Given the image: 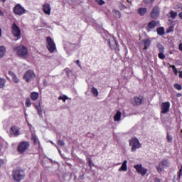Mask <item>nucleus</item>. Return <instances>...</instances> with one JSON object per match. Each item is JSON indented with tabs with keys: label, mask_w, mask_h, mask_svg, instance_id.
Masks as SVG:
<instances>
[{
	"label": "nucleus",
	"mask_w": 182,
	"mask_h": 182,
	"mask_svg": "<svg viewBox=\"0 0 182 182\" xmlns=\"http://www.w3.org/2000/svg\"><path fill=\"white\" fill-rule=\"evenodd\" d=\"M9 75H11L14 83H19V78H18L17 75L13 71H9Z\"/></svg>",
	"instance_id": "obj_20"
},
{
	"label": "nucleus",
	"mask_w": 182,
	"mask_h": 182,
	"mask_svg": "<svg viewBox=\"0 0 182 182\" xmlns=\"http://www.w3.org/2000/svg\"><path fill=\"white\" fill-rule=\"evenodd\" d=\"M11 34L18 39L21 37V30L16 23H14L13 25H11Z\"/></svg>",
	"instance_id": "obj_8"
},
{
	"label": "nucleus",
	"mask_w": 182,
	"mask_h": 182,
	"mask_svg": "<svg viewBox=\"0 0 182 182\" xmlns=\"http://www.w3.org/2000/svg\"><path fill=\"white\" fill-rule=\"evenodd\" d=\"M173 53L172 50L169 51V54H170V55H173Z\"/></svg>",
	"instance_id": "obj_53"
},
{
	"label": "nucleus",
	"mask_w": 182,
	"mask_h": 182,
	"mask_svg": "<svg viewBox=\"0 0 182 182\" xmlns=\"http://www.w3.org/2000/svg\"><path fill=\"white\" fill-rule=\"evenodd\" d=\"M0 1L4 3L6 0H0Z\"/></svg>",
	"instance_id": "obj_54"
},
{
	"label": "nucleus",
	"mask_w": 182,
	"mask_h": 182,
	"mask_svg": "<svg viewBox=\"0 0 182 182\" xmlns=\"http://www.w3.org/2000/svg\"><path fill=\"white\" fill-rule=\"evenodd\" d=\"M13 12L14 14L21 16L26 13V10L21 6V4H18L14 6Z\"/></svg>",
	"instance_id": "obj_7"
},
{
	"label": "nucleus",
	"mask_w": 182,
	"mask_h": 182,
	"mask_svg": "<svg viewBox=\"0 0 182 182\" xmlns=\"http://www.w3.org/2000/svg\"><path fill=\"white\" fill-rule=\"evenodd\" d=\"M134 168L136 169L138 173H139L142 177L146 176L148 173V169L142 167L141 164L134 165Z\"/></svg>",
	"instance_id": "obj_9"
},
{
	"label": "nucleus",
	"mask_w": 182,
	"mask_h": 182,
	"mask_svg": "<svg viewBox=\"0 0 182 182\" xmlns=\"http://www.w3.org/2000/svg\"><path fill=\"white\" fill-rule=\"evenodd\" d=\"M156 26H157V21H156L155 20L149 21V23L147 24V26H146L147 32H151Z\"/></svg>",
	"instance_id": "obj_16"
},
{
	"label": "nucleus",
	"mask_w": 182,
	"mask_h": 182,
	"mask_svg": "<svg viewBox=\"0 0 182 182\" xmlns=\"http://www.w3.org/2000/svg\"><path fill=\"white\" fill-rule=\"evenodd\" d=\"M144 100V97L142 96L140 97H134L131 100V103L133 106H140L142 105V101Z\"/></svg>",
	"instance_id": "obj_14"
},
{
	"label": "nucleus",
	"mask_w": 182,
	"mask_h": 182,
	"mask_svg": "<svg viewBox=\"0 0 182 182\" xmlns=\"http://www.w3.org/2000/svg\"><path fill=\"white\" fill-rule=\"evenodd\" d=\"M177 176H178V179H181V177H182V164L181 165V167H180V169H179V171H178L177 173Z\"/></svg>",
	"instance_id": "obj_34"
},
{
	"label": "nucleus",
	"mask_w": 182,
	"mask_h": 182,
	"mask_svg": "<svg viewBox=\"0 0 182 182\" xmlns=\"http://www.w3.org/2000/svg\"><path fill=\"white\" fill-rule=\"evenodd\" d=\"M158 51H159V53L158 54V58L161 60L166 59V55L164 54V47L161 44L157 45Z\"/></svg>",
	"instance_id": "obj_15"
},
{
	"label": "nucleus",
	"mask_w": 182,
	"mask_h": 182,
	"mask_svg": "<svg viewBox=\"0 0 182 182\" xmlns=\"http://www.w3.org/2000/svg\"><path fill=\"white\" fill-rule=\"evenodd\" d=\"M179 50L180 51H182V43L179 44Z\"/></svg>",
	"instance_id": "obj_48"
},
{
	"label": "nucleus",
	"mask_w": 182,
	"mask_h": 182,
	"mask_svg": "<svg viewBox=\"0 0 182 182\" xmlns=\"http://www.w3.org/2000/svg\"><path fill=\"white\" fill-rule=\"evenodd\" d=\"M46 48L48 49L49 53H53L57 50L55 41L50 36L46 37Z\"/></svg>",
	"instance_id": "obj_4"
},
{
	"label": "nucleus",
	"mask_w": 182,
	"mask_h": 182,
	"mask_svg": "<svg viewBox=\"0 0 182 182\" xmlns=\"http://www.w3.org/2000/svg\"><path fill=\"white\" fill-rule=\"evenodd\" d=\"M147 12L148 9L146 8H139L137 10V13L140 16H144Z\"/></svg>",
	"instance_id": "obj_21"
},
{
	"label": "nucleus",
	"mask_w": 182,
	"mask_h": 182,
	"mask_svg": "<svg viewBox=\"0 0 182 182\" xmlns=\"http://www.w3.org/2000/svg\"><path fill=\"white\" fill-rule=\"evenodd\" d=\"M88 164L90 168H92L93 166H95V164H93L92 160L91 159H88Z\"/></svg>",
	"instance_id": "obj_42"
},
{
	"label": "nucleus",
	"mask_w": 182,
	"mask_h": 182,
	"mask_svg": "<svg viewBox=\"0 0 182 182\" xmlns=\"http://www.w3.org/2000/svg\"><path fill=\"white\" fill-rule=\"evenodd\" d=\"M92 94H93L94 96L97 97L98 96V91L97 89L95 87H92Z\"/></svg>",
	"instance_id": "obj_32"
},
{
	"label": "nucleus",
	"mask_w": 182,
	"mask_h": 182,
	"mask_svg": "<svg viewBox=\"0 0 182 182\" xmlns=\"http://www.w3.org/2000/svg\"><path fill=\"white\" fill-rule=\"evenodd\" d=\"M31 141H33L34 145H37L39 142L37 135H36L35 134H31Z\"/></svg>",
	"instance_id": "obj_27"
},
{
	"label": "nucleus",
	"mask_w": 182,
	"mask_h": 182,
	"mask_svg": "<svg viewBox=\"0 0 182 182\" xmlns=\"http://www.w3.org/2000/svg\"><path fill=\"white\" fill-rule=\"evenodd\" d=\"M173 87H175V89L176 90H182V86L179 83H175L173 85Z\"/></svg>",
	"instance_id": "obj_33"
},
{
	"label": "nucleus",
	"mask_w": 182,
	"mask_h": 182,
	"mask_svg": "<svg viewBox=\"0 0 182 182\" xmlns=\"http://www.w3.org/2000/svg\"><path fill=\"white\" fill-rule=\"evenodd\" d=\"M179 77L181 79H182V71L180 72Z\"/></svg>",
	"instance_id": "obj_51"
},
{
	"label": "nucleus",
	"mask_w": 182,
	"mask_h": 182,
	"mask_svg": "<svg viewBox=\"0 0 182 182\" xmlns=\"http://www.w3.org/2000/svg\"><path fill=\"white\" fill-rule=\"evenodd\" d=\"M36 78L35 72L33 70H29L25 73L24 75L23 76V79H24L25 82L29 83Z\"/></svg>",
	"instance_id": "obj_6"
},
{
	"label": "nucleus",
	"mask_w": 182,
	"mask_h": 182,
	"mask_svg": "<svg viewBox=\"0 0 182 182\" xmlns=\"http://www.w3.org/2000/svg\"><path fill=\"white\" fill-rule=\"evenodd\" d=\"M1 33H2V31H1V28H0V37H1Z\"/></svg>",
	"instance_id": "obj_52"
},
{
	"label": "nucleus",
	"mask_w": 182,
	"mask_h": 182,
	"mask_svg": "<svg viewBox=\"0 0 182 182\" xmlns=\"http://www.w3.org/2000/svg\"><path fill=\"white\" fill-rule=\"evenodd\" d=\"M157 34L162 36L165 34L164 27H159L157 28Z\"/></svg>",
	"instance_id": "obj_28"
},
{
	"label": "nucleus",
	"mask_w": 182,
	"mask_h": 182,
	"mask_svg": "<svg viewBox=\"0 0 182 182\" xmlns=\"http://www.w3.org/2000/svg\"><path fill=\"white\" fill-rule=\"evenodd\" d=\"M36 111L38 112V116H40V117H43V112L42 111V109H41L40 103L38 105H36Z\"/></svg>",
	"instance_id": "obj_25"
},
{
	"label": "nucleus",
	"mask_w": 182,
	"mask_h": 182,
	"mask_svg": "<svg viewBox=\"0 0 182 182\" xmlns=\"http://www.w3.org/2000/svg\"><path fill=\"white\" fill-rule=\"evenodd\" d=\"M14 50L16 51V55L20 58H23V59H26L27 55H28L27 48L24 46L14 47Z\"/></svg>",
	"instance_id": "obj_2"
},
{
	"label": "nucleus",
	"mask_w": 182,
	"mask_h": 182,
	"mask_svg": "<svg viewBox=\"0 0 182 182\" xmlns=\"http://www.w3.org/2000/svg\"><path fill=\"white\" fill-rule=\"evenodd\" d=\"M31 147V144H29L27 141H23L18 143V147L16 148V151L18 154H24L26 151Z\"/></svg>",
	"instance_id": "obj_3"
},
{
	"label": "nucleus",
	"mask_w": 182,
	"mask_h": 182,
	"mask_svg": "<svg viewBox=\"0 0 182 182\" xmlns=\"http://www.w3.org/2000/svg\"><path fill=\"white\" fill-rule=\"evenodd\" d=\"M75 63L80 67V60H75Z\"/></svg>",
	"instance_id": "obj_46"
},
{
	"label": "nucleus",
	"mask_w": 182,
	"mask_h": 182,
	"mask_svg": "<svg viewBox=\"0 0 182 182\" xmlns=\"http://www.w3.org/2000/svg\"><path fill=\"white\" fill-rule=\"evenodd\" d=\"M171 32L170 30H167V33H169Z\"/></svg>",
	"instance_id": "obj_55"
},
{
	"label": "nucleus",
	"mask_w": 182,
	"mask_h": 182,
	"mask_svg": "<svg viewBox=\"0 0 182 182\" xmlns=\"http://www.w3.org/2000/svg\"><path fill=\"white\" fill-rule=\"evenodd\" d=\"M58 100H62L63 102H65L67 100H69V97H67L66 95H63V96H60L58 98Z\"/></svg>",
	"instance_id": "obj_30"
},
{
	"label": "nucleus",
	"mask_w": 182,
	"mask_h": 182,
	"mask_svg": "<svg viewBox=\"0 0 182 182\" xmlns=\"http://www.w3.org/2000/svg\"><path fill=\"white\" fill-rule=\"evenodd\" d=\"M6 53V48L4 46H0V59L4 57Z\"/></svg>",
	"instance_id": "obj_26"
},
{
	"label": "nucleus",
	"mask_w": 182,
	"mask_h": 182,
	"mask_svg": "<svg viewBox=\"0 0 182 182\" xmlns=\"http://www.w3.org/2000/svg\"><path fill=\"white\" fill-rule=\"evenodd\" d=\"M151 18L156 19L158 16H160V8L159 6H155L151 10V14H149Z\"/></svg>",
	"instance_id": "obj_13"
},
{
	"label": "nucleus",
	"mask_w": 182,
	"mask_h": 182,
	"mask_svg": "<svg viewBox=\"0 0 182 182\" xmlns=\"http://www.w3.org/2000/svg\"><path fill=\"white\" fill-rule=\"evenodd\" d=\"M50 4L46 3L44 5H43V12H44L45 14L50 15Z\"/></svg>",
	"instance_id": "obj_17"
},
{
	"label": "nucleus",
	"mask_w": 182,
	"mask_h": 182,
	"mask_svg": "<svg viewBox=\"0 0 182 182\" xmlns=\"http://www.w3.org/2000/svg\"><path fill=\"white\" fill-rule=\"evenodd\" d=\"M155 0H143V2H144L145 5H148L149 4H151V5H153Z\"/></svg>",
	"instance_id": "obj_37"
},
{
	"label": "nucleus",
	"mask_w": 182,
	"mask_h": 182,
	"mask_svg": "<svg viewBox=\"0 0 182 182\" xmlns=\"http://www.w3.org/2000/svg\"><path fill=\"white\" fill-rule=\"evenodd\" d=\"M176 7L177 9H181V8H182V7H180L179 5H176Z\"/></svg>",
	"instance_id": "obj_50"
},
{
	"label": "nucleus",
	"mask_w": 182,
	"mask_h": 182,
	"mask_svg": "<svg viewBox=\"0 0 182 182\" xmlns=\"http://www.w3.org/2000/svg\"><path fill=\"white\" fill-rule=\"evenodd\" d=\"M170 15H171V18L172 19H175L176 17H177L178 14H177V12H174L173 11H171Z\"/></svg>",
	"instance_id": "obj_35"
},
{
	"label": "nucleus",
	"mask_w": 182,
	"mask_h": 182,
	"mask_svg": "<svg viewBox=\"0 0 182 182\" xmlns=\"http://www.w3.org/2000/svg\"><path fill=\"white\" fill-rule=\"evenodd\" d=\"M181 133L182 134V129L181 130Z\"/></svg>",
	"instance_id": "obj_57"
},
{
	"label": "nucleus",
	"mask_w": 182,
	"mask_h": 182,
	"mask_svg": "<svg viewBox=\"0 0 182 182\" xmlns=\"http://www.w3.org/2000/svg\"><path fill=\"white\" fill-rule=\"evenodd\" d=\"M11 132H13V134L14 136H19V129H18L17 127H16V126L11 127Z\"/></svg>",
	"instance_id": "obj_22"
},
{
	"label": "nucleus",
	"mask_w": 182,
	"mask_h": 182,
	"mask_svg": "<svg viewBox=\"0 0 182 182\" xmlns=\"http://www.w3.org/2000/svg\"><path fill=\"white\" fill-rule=\"evenodd\" d=\"M6 80L0 77V89H3L5 87Z\"/></svg>",
	"instance_id": "obj_31"
},
{
	"label": "nucleus",
	"mask_w": 182,
	"mask_h": 182,
	"mask_svg": "<svg viewBox=\"0 0 182 182\" xmlns=\"http://www.w3.org/2000/svg\"><path fill=\"white\" fill-rule=\"evenodd\" d=\"M38 98H39V93L38 92H33L31 94V100L33 101H36L38 100Z\"/></svg>",
	"instance_id": "obj_23"
},
{
	"label": "nucleus",
	"mask_w": 182,
	"mask_h": 182,
	"mask_svg": "<svg viewBox=\"0 0 182 182\" xmlns=\"http://www.w3.org/2000/svg\"><path fill=\"white\" fill-rule=\"evenodd\" d=\"M181 11H182V7L181 8ZM179 18L182 20V12L179 13Z\"/></svg>",
	"instance_id": "obj_44"
},
{
	"label": "nucleus",
	"mask_w": 182,
	"mask_h": 182,
	"mask_svg": "<svg viewBox=\"0 0 182 182\" xmlns=\"http://www.w3.org/2000/svg\"><path fill=\"white\" fill-rule=\"evenodd\" d=\"M0 16H4V11H2L1 10H0Z\"/></svg>",
	"instance_id": "obj_47"
},
{
	"label": "nucleus",
	"mask_w": 182,
	"mask_h": 182,
	"mask_svg": "<svg viewBox=\"0 0 182 182\" xmlns=\"http://www.w3.org/2000/svg\"><path fill=\"white\" fill-rule=\"evenodd\" d=\"M95 2L98 4L100 6L105 5V1L104 0H95Z\"/></svg>",
	"instance_id": "obj_40"
},
{
	"label": "nucleus",
	"mask_w": 182,
	"mask_h": 182,
	"mask_svg": "<svg viewBox=\"0 0 182 182\" xmlns=\"http://www.w3.org/2000/svg\"><path fill=\"white\" fill-rule=\"evenodd\" d=\"M166 140L169 144L173 143V136H171L168 132L166 133Z\"/></svg>",
	"instance_id": "obj_29"
},
{
	"label": "nucleus",
	"mask_w": 182,
	"mask_h": 182,
	"mask_svg": "<svg viewBox=\"0 0 182 182\" xmlns=\"http://www.w3.org/2000/svg\"><path fill=\"white\" fill-rule=\"evenodd\" d=\"M128 161L127 160H124V162H122V165H121V167L119 169H118V171L119 172H126L128 170L127 164Z\"/></svg>",
	"instance_id": "obj_19"
},
{
	"label": "nucleus",
	"mask_w": 182,
	"mask_h": 182,
	"mask_svg": "<svg viewBox=\"0 0 182 182\" xmlns=\"http://www.w3.org/2000/svg\"><path fill=\"white\" fill-rule=\"evenodd\" d=\"M171 104L169 102H164L161 104V114H165L170 111Z\"/></svg>",
	"instance_id": "obj_11"
},
{
	"label": "nucleus",
	"mask_w": 182,
	"mask_h": 182,
	"mask_svg": "<svg viewBox=\"0 0 182 182\" xmlns=\"http://www.w3.org/2000/svg\"><path fill=\"white\" fill-rule=\"evenodd\" d=\"M4 161L2 159H0V167H1L2 166H4Z\"/></svg>",
	"instance_id": "obj_43"
},
{
	"label": "nucleus",
	"mask_w": 182,
	"mask_h": 182,
	"mask_svg": "<svg viewBox=\"0 0 182 182\" xmlns=\"http://www.w3.org/2000/svg\"><path fill=\"white\" fill-rule=\"evenodd\" d=\"M11 177H13L14 181L21 182L25 178V172L21 169H14Z\"/></svg>",
	"instance_id": "obj_1"
},
{
	"label": "nucleus",
	"mask_w": 182,
	"mask_h": 182,
	"mask_svg": "<svg viewBox=\"0 0 182 182\" xmlns=\"http://www.w3.org/2000/svg\"><path fill=\"white\" fill-rule=\"evenodd\" d=\"M108 43L111 50H115L116 53L119 51V48L118 47L117 42L116 41L114 38H112L111 39H109Z\"/></svg>",
	"instance_id": "obj_10"
},
{
	"label": "nucleus",
	"mask_w": 182,
	"mask_h": 182,
	"mask_svg": "<svg viewBox=\"0 0 182 182\" xmlns=\"http://www.w3.org/2000/svg\"><path fill=\"white\" fill-rule=\"evenodd\" d=\"M1 147H2V146H1V145L0 144V151H1Z\"/></svg>",
	"instance_id": "obj_56"
},
{
	"label": "nucleus",
	"mask_w": 182,
	"mask_h": 182,
	"mask_svg": "<svg viewBox=\"0 0 182 182\" xmlns=\"http://www.w3.org/2000/svg\"><path fill=\"white\" fill-rule=\"evenodd\" d=\"M182 97V95L181 93L176 94V97Z\"/></svg>",
	"instance_id": "obj_49"
},
{
	"label": "nucleus",
	"mask_w": 182,
	"mask_h": 182,
	"mask_svg": "<svg viewBox=\"0 0 182 182\" xmlns=\"http://www.w3.org/2000/svg\"><path fill=\"white\" fill-rule=\"evenodd\" d=\"M114 16H115V18H119L121 16V14L119 11H115L114 12Z\"/></svg>",
	"instance_id": "obj_39"
},
{
	"label": "nucleus",
	"mask_w": 182,
	"mask_h": 182,
	"mask_svg": "<svg viewBox=\"0 0 182 182\" xmlns=\"http://www.w3.org/2000/svg\"><path fill=\"white\" fill-rule=\"evenodd\" d=\"M170 166V161L166 159H163L162 161H160L159 165L157 166L156 168L158 172H161L162 171V168H168Z\"/></svg>",
	"instance_id": "obj_12"
},
{
	"label": "nucleus",
	"mask_w": 182,
	"mask_h": 182,
	"mask_svg": "<svg viewBox=\"0 0 182 182\" xmlns=\"http://www.w3.org/2000/svg\"><path fill=\"white\" fill-rule=\"evenodd\" d=\"M25 105H26L27 107H31V99L30 98L26 99V101L25 102Z\"/></svg>",
	"instance_id": "obj_38"
},
{
	"label": "nucleus",
	"mask_w": 182,
	"mask_h": 182,
	"mask_svg": "<svg viewBox=\"0 0 182 182\" xmlns=\"http://www.w3.org/2000/svg\"><path fill=\"white\" fill-rule=\"evenodd\" d=\"M154 182H160V179L158 178H155L154 179Z\"/></svg>",
	"instance_id": "obj_45"
},
{
	"label": "nucleus",
	"mask_w": 182,
	"mask_h": 182,
	"mask_svg": "<svg viewBox=\"0 0 182 182\" xmlns=\"http://www.w3.org/2000/svg\"><path fill=\"white\" fill-rule=\"evenodd\" d=\"M121 117H122V112L120 111H117L116 112L115 115H114V121L119 122Z\"/></svg>",
	"instance_id": "obj_24"
},
{
	"label": "nucleus",
	"mask_w": 182,
	"mask_h": 182,
	"mask_svg": "<svg viewBox=\"0 0 182 182\" xmlns=\"http://www.w3.org/2000/svg\"><path fill=\"white\" fill-rule=\"evenodd\" d=\"M169 68H171L173 69V73L175 74V75H178V70L176 68L175 65H169Z\"/></svg>",
	"instance_id": "obj_36"
},
{
	"label": "nucleus",
	"mask_w": 182,
	"mask_h": 182,
	"mask_svg": "<svg viewBox=\"0 0 182 182\" xmlns=\"http://www.w3.org/2000/svg\"><path fill=\"white\" fill-rule=\"evenodd\" d=\"M142 43L144 46L143 50H148L151 46V41L150 38L143 39Z\"/></svg>",
	"instance_id": "obj_18"
},
{
	"label": "nucleus",
	"mask_w": 182,
	"mask_h": 182,
	"mask_svg": "<svg viewBox=\"0 0 182 182\" xmlns=\"http://www.w3.org/2000/svg\"><path fill=\"white\" fill-rule=\"evenodd\" d=\"M58 144L60 146H65V142L62 139H58Z\"/></svg>",
	"instance_id": "obj_41"
},
{
	"label": "nucleus",
	"mask_w": 182,
	"mask_h": 182,
	"mask_svg": "<svg viewBox=\"0 0 182 182\" xmlns=\"http://www.w3.org/2000/svg\"><path fill=\"white\" fill-rule=\"evenodd\" d=\"M129 146H131V151L135 152L136 150L141 148V144H140L139 140L136 137H133L129 139Z\"/></svg>",
	"instance_id": "obj_5"
}]
</instances>
